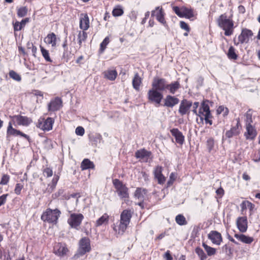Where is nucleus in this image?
<instances>
[{"mask_svg": "<svg viewBox=\"0 0 260 260\" xmlns=\"http://www.w3.org/2000/svg\"><path fill=\"white\" fill-rule=\"evenodd\" d=\"M213 104L212 102L208 100L203 101L198 111L199 117H200V122L203 123V120H205L206 124H212V121L210 119L212 117L210 110V106Z\"/></svg>", "mask_w": 260, "mask_h": 260, "instance_id": "obj_1", "label": "nucleus"}, {"mask_svg": "<svg viewBox=\"0 0 260 260\" xmlns=\"http://www.w3.org/2000/svg\"><path fill=\"white\" fill-rule=\"evenodd\" d=\"M218 26L224 30L226 36H231L233 34L234 22L228 18L226 14H221L217 19Z\"/></svg>", "mask_w": 260, "mask_h": 260, "instance_id": "obj_2", "label": "nucleus"}, {"mask_svg": "<svg viewBox=\"0 0 260 260\" xmlns=\"http://www.w3.org/2000/svg\"><path fill=\"white\" fill-rule=\"evenodd\" d=\"M131 218L132 213L130 210H124L122 212L120 215V223L118 226V234L122 235L125 232L129 223ZM114 229L116 232H117V229L116 228Z\"/></svg>", "mask_w": 260, "mask_h": 260, "instance_id": "obj_3", "label": "nucleus"}, {"mask_svg": "<svg viewBox=\"0 0 260 260\" xmlns=\"http://www.w3.org/2000/svg\"><path fill=\"white\" fill-rule=\"evenodd\" d=\"M60 214L61 212L57 209L52 210L49 208L43 213L41 219L49 223H56Z\"/></svg>", "mask_w": 260, "mask_h": 260, "instance_id": "obj_4", "label": "nucleus"}, {"mask_svg": "<svg viewBox=\"0 0 260 260\" xmlns=\"http://www.w3.org/2000/svg\"><path fill=\"white\" fill-rule=\"evenodd\" d=\"M112 182L116 192L121 199H126L129 197L128 188L122 181L118 179H115L113 180Z\"/></svg>", "mask_w": 260, "mask_h": 260, "instance_id": "obj_5", "label": "nucleus"}, {"mask_svg": "<svg viewBox=\"0 0 260 260\" xmlns=\"http://www.w3.org/2000/svg\"><path fill=\"white\" fill-rule=\"evenodd\" d=\"M83 219L84 216L82 214L72 213L68 219V223L71 228L79 230Z\"/></svg>", "mask_w": 260, "mask_h": 260, "instance_id": "obj_6", "label": "nucleus"}, {"mask_svg": "<svg viewBox=\"0 0 260 260\" xmlns=\"http://www.w3.org/2000/svg\"><path fill=\"white\" fill-rule=\"evenodd\" d=\"M79 244V249L75 255L77 257L84 255L86 252H89L91 249L90 240L89 238L87 237L82 238L80 241Z\"/></svg>", "mask_w": 260, "mask_h": 260, "instance_id": "obj_7", "label": "nucleus"}, {"mask_svg": "<svg viewBox=\"0 0 260 260\" xmlns=\"http://www.w3.org/2000/svg\"><path fill=\"white\" fill-rule=\"evenodd\" d=\"M53 123L52 118L48 117L46 119L41 118L39 119L37 126L43 131H49L52 129Z\"/></svg>", "mask_w": 260, "mask_h": 260, "instance_id": "obj_8", "label": "nucleus"}, {"mask_svg": "<svg viewBox=\"0 0 260 260\" xmlns=\"http://www.w3.org/2000/svg\"><path fill=\"white\" fill-rule=\"evenodd\" d=\"M148 98L151 102L159 105L163 98V95L160 91L152 88L148 92Z\"/></svg>", "mask_w": 260, "mask_h": 260, "instance_id": "obj_9", "label": "nucleus"}, {"mask_svg": "<svg viewBox=\"0 0 260 260\" xmlns=\"http://www.w3.org/2000/svg\"><path fill=\"white\" fill-rule=\"evenodd\" d=\"M168 83L165 79L155 77L152 83V88L162 91L167 89Z\"/></svg>", "mask_w": 260, "mask_h": 260, "instance_id": "obj_10", "label": "nucleus"}, {"mask_svg": "<svg viewBox=\"0 0 260 260\" xmlns=\"http://www.w3.org/2000/svg\"><path fill=\"white\" fill-rule=\"evenodd\" d=\"M252 36L253 32L251 30L244 28L238 37V42L236 43V41L234 40V43L236 45H238L239 43H247L249 40V38Z\"/></svg>", "mask_w": 260, "mask_h": 260, "instance_id": "obj_11", "label": "nucleus"}, {"mask_svg": "<svg viewBox=\"0 0 260 260\" xmlns=\"http://www.w3.org/2000/svg\"><path fill=\"white\" fill-rule=\"evenodd\" d=\"M62 106V102L60 98L56 97L51 100L48 105V110L54 112L59 110Z\"/></svg>", "mask_w": 260, "mask_h": 260, "instance_id": "obj_12", "label": "nucleus"}, {"mask_svg": "<svg viewBox=\"0 0 260 260\" xmlns=\"http://www.w3.org/2000/svg\"><path fill=\"white\" fill-rule=\"evenodd\" d=\"M191 106L192 102L191 101H188L186 99H183L181 102L178 112L182 116L185 114H189V110Z\"/></svg>", "mask_w": 260, "mask_h": 260, "instance_id": "obj_13", "label": "nucleus"}, {"mask_svg": "<svg viewBox=\"0 0 260 260\" xmlns=\"http://www.w3.org/2000/svg\"><path fill=\"white\" fill-rule=\"evenodd\" d=\"M68 251V249L64 243H57L54 246L53 252L58 256H63Z\"/></svg>", "mask_w": 260, "mask_h": 260, "instance_id": "obj_14", "label": "nucleus"}, {"mask_svg": "<svg viewBox=\"0 0 260 260\" xmlns=\"http://www.w3.org/2000/svg\"><path fill=\"white\" fill-rule=\"evenodd\" d=\"M165 13L163 11L162 8L157 7L155 10L151 12V16H155L156 19L161 24L165 25L166 21L164 18Z\"/></svg>", "mask_w": 260, "mask_h": 260, "instance_id": "obj_15", "label": "nucleus"}, {"mask_svg": "<svg viewBox=\"0 0 260 260\" xmlns=\"http://www.w3.org/2000/svg\"><path fill=\"white\" fill-rule=\"evenodd\" d=\"M7 137H8L9 136H16L19 135V136H21V137L25 138L26 139H27L28 141L29 140V137L28 135L23 133L22 132H21V131H20L19 130H17V129L13 128L12 125V123L11 122H9V125L7 128Z\"/></svg>", "mask_w": 260, "mask_h": 260, "instance_id": "obj_16", "label": "nucleus"}, {"mask_svg": "<svg viewBox=\"0 0 260 260\" xmlns=\"http://www.w3.org/2000/svg\"><path fill=\"white\" fill-rule=\"evenodd\" d=\"M208 238L216 245H219L222 241L221 235L216 231H212L208 235Z\"/></svg>", "mask_w": 260, "mask_h": 260, "instance_id": "obj_17", "label": "nucleus"}, {"mask_svg": "<svg viewBox=\"0 0 260 260\" xmlns=\"http://www.w3.org/2000/svg\"><path fill=\"white\" fill-rule=\"evenodd\" d=\"M237 225L239 230L245 233L247 230V219L246 217H239L237 219Z\"/></svg>", "mask_w": 260, "mask_h": 260, "instance_id": "obj_18", "label": "nucleus"}, {"mask_svg": "<svg viewBox=\"0 0 260 260\" xmlns=\"http://www.w3.org/2000/svg\"><path fill=\"white\" fill-rule=\"evenodd\" d=\"M170 132L172 136H173L177 143L182 145L184 141V137L182 133L178 130V128H172L170 130Z\"/></svg>", "mask_w": 260, "mask_h": 260, "instance_id": "obj_19", "label": "nucleus"}, {"mask_svg": "<svg viewBox=\"0 0 260 260\" xmlns=\"http://www.w3.org/2000/svg\"><path fill=\"white\" fill-rule=\"evenodd\" d=\"M13 118L18 125L27 126L32 122L31 118L20 115H15Z\"/></svg>", "mask_w": 260, "mask_h": 260, "instance_id": "obj_20", "label": "nucleus"}, {"mask_svg": "<svg viewBox=\"0 0 260 260\" xmlns=\"http://www.w3.org/2000/svg\"><path fill=\"white\" fill-rule=\"evenodd\" d=\"M162 168L160 166H157L154 171L155 178L157 180L158 183L162 184L166 181L165 176L162 174Z\"/></svg>", "mask_w": 260, "mask_h": 260, "instance_id": "obj_21", "label": "nucleus"}, {"mask_svg": "<svg viewBox=\"0 0 260 260\" xmlns=\"http://www.w3.org/2000/svg\"><path fill=\"white\" fill-rule=\"evenodd\" d=\"M179 103V99L174 96L168 95L165 99L164 106L172 108Z\"/></svg>", "mask_w": 260, "mask_h": 260, "instance_id": "obj_22", "label": "nucleus"}, {"mask_svg": "<svg viewBox=\"0 0 260 260\" xmlns=\"http://www.w3.org/2000/svg\"><path fill=\"white\" fill-rule=\"evenodd\" d=\"M246 132L244 134L246 139H253L256 136V131L252 125H246Z\"/></svg>", "mask_w": 260, "mask_h": 260, "instance_id": "obj_23", "label": "nucleus"}, {"mask_svg": "<svg viewBox=\"0 0 260 260\" xmlns=\"http://www.w3.org/2000/svg\"><path fill=\"white\" fill-rule=\"evenodd\" d=\"M89 27V21L87 14H81L80 19V28L84 31L86 30Z\"/></svg>", "mask_w": 260, "mask_h": 260, "instance_id": "obj_24", "label": "nucleus"}, {"mask_svg": "<svg viewBox=\"0 0 260 260\" xmlns=\"http://www.w3.org/2000/svg\"><path fill=\"white\" fill-rule=\"evenodd\" d=\"M58 39L56 35L54 32H51L47 35L44 41L48 44H51L52 47H55Z\"/></svg>", "mask_w": 260, "mask_h": 260, "instance_id": "obj_25", "label": "nucleus"}, {"mask_svg": "<svg viewBox=\"0 0 260 260\" xmlns=\"http://www.w3.org/2000/svg\"><path fill=\"white\" fill-rule=\"evenodd\" d=\"M239 124H240V122L238 120L237 125L232 127L230 130L228 131L225 134V137L228 138H231L233 136L238 135L240 133Z\"/></svg>", "mask_w": 260, "mask_h": 260, "instance_id": "obj_26", "label": "nucleus"}, {"mask_svg": "<svg viewBox=\"0 0 260 260\" xmlns=\"http://www.w3.org/2000/svg\"><path fill=\"white\" fill-rule=\"evenodd\" d=\"M142 79L139 76L138 73H135L132 81L133 88L138 91L140 89V86L142 84Z\"/></svg>", "mask_w": 260, "mask_h": 260, "instance_id": "obj_27", "label": "nucleus"}, {"mask_svg": "<svg viewBox=\"0 0 260 260\" xmlns=\"http://www.w3.org/2000/svg\"><path fill=\"white\" fill-rule=\"evenodd\" d=\"M151 154V152L147 151L144 149H143L138 150L135 153V156L137 158L147 159L150 157Z\"/></svg>", "mask_w": 260, "mask_h": 260, "instance_id": "obj_28", "label": "nucleus"}, {"mask_svg": "<svg viewBox=\"0 0 260 260\" xmlns=\"http://www.w3.org/2000/svg\"><path fill=\"white\" fill-rule=\"evenodd\" d=\"M103 74L105 78L111 81H113L116 79L117 76V72L115 70L109 69L105 71L103 73Z\"/></svg>", "mask_w": 260, "mask_h": 260, "instance_id": "obj_29", "label": "nucleus"}, {"mask_svg": "<svg viewBox=\"0 0 260 260\" xmlns=\"http://www.w3.org/2000/svg\"><path fill=\"white\" fill-rule=\"evenodd\" d=\"M235 237L246 244H250L253 241V238L243 234H235Z\"/></svg>", "mask_w": 260, "mask_h": 260, "instance_id": "obj_30", "label": "nucleus"}, {"mask_svg": "<svg viewBox=\"0 0 260 260\" xmlns=\"http://www.w3.org/2000/svg\"><path fill=\"white\" fill-rule=\"evenodd\" d=\"M81 168L82 170H85L87 169L94 168V165L93 162L90 161L88 158H85L83 160L81 164Z\"/></svg>", "mask_w": 260, "mask_h": 260, "instance_id": "obj_31", "label": "nucleus"}, {"mask_svg": "<svg viewBox=\"0 0 260 260\" xmlns=\"http://www.w3.org/2000/svg\"><path fill=\"white\" fill-rule=\"evenodd\" d=\"M180 87V85L179 82L175 81L171 84L168 83L166 89H168L171 93L174 94Z\"/></svg>", "mask_w": 260, "mask_h": 260, "instance_id": "obj_32", "label": "nucleus"}, {"mask_svg": "<svg viewBox=\"0 0 260 260\" xmlns=\"http://www.w3.org/2000/svg\"><path fill=\"white\" fill-rule=\"evenodd\" d=\"M59 179L58 176H54L52 180L51 184H48V187L46 188V191L44 193L47 192L49 193H51L54 189Z\"/></svg>", "mask_w": 260, "mask_h": 260, "instance_id": "obj_33", "label": "nucleus"}, {"mask_svg": "<svg viewBox=\"0 0 260 260\" xmlns=\"http://www.w3.org/2000/svg\"><path fill=\"white\" fill-rule=\"evenodd\" d=\"M147 190L146 189L142 188H137L135 192V197L138 199L142 201L146 194Z\"/></svg>", "mask_w": 260, "mask_h": 260, "instance_id": "obj_34", "label": "nucleus"}, {"mask_svg": "<svg viewBox=\"0 0 260 260\" xmlns=\"http://www.w3.org/2000/svg\"><path fill=\"white\" fill-rule=\"evenodd\" d=\"M28 18H26L22 20L20 22L16 21L13 24L14 31L20 30L25 26L26 23L28 21Z\"/></svg>", "mask_w": 260, "mask_h": 260, "instance_id": "obj_35", "label": "nucleus"}, {"mask_svg": "<svg viewBox=\"0 0 260 260\" xmlns=\"http://www.w3.org/2000/svg\"><path fill=\"white\" fill-rule=\"evenodd\" d=\"M87 38V34L83 31H80L78 35V44L80 46V47L82 45V43L83 42H85Z\"/></svg>", "mask_w": 260, "mask_h": 260, "instance_id": "obj_36", "label": "nucleus"}, {"mask_svg": "<svg viewBox=\"0 0 260 260\" xmlns=\"http://www.w3.org/2000/svg\"><path fill=\"white\" fill-rule=\"evenodd\" d=\"M109 220V216L107 214H104L103 216H102L100 218H99L96 222V226H99L104 224L105 223H107Z\"/></svg>", "mask_w": 260, "mask_h": 260, "instance_id": "obj_37", "label": "nucleus"}, {"mask_svg": "<svg viewBox=\"0 0 260 260\" xmlns=\"http://www.w3.org/2000/svg\"><path fill=\"white\" fill-rule=\"evenodd\" d=\"M183 17L191 18L194 16L193 11L191 9L186 7H182Z\"/></svg>", "mask_w": 260, "mask_h": 260, "instance_id": "obj_38", "label": "nucleus"}, {"mask_svg": "<svg viewBox=\"0 0 260 260\" xmlns=\"http://www.w3.org/2000/svg\"><path fill=\"white\" fill-rule=\"evenodd\" d=\"M227 55L230 59L236 60L238 58V55L236 53L235 49L233 46H231L229 48Z\"/></svg>", "mask_w": 260, "mask_h": 260, "instance_id": "obj_39", "label": "nucleus"}, {"mask_svg": "<svg viewBox=\"0 0 260 260\" xmlns=\"http://www.w3.org/2000/svg\"><path fill=\"white\" fill-rule=\"evenodd\" d=\"M176 222L180 225H184L187 224L185 217L182 214H179L176 216Z\"/></svg>", "mask_w": 260, "mask_h": 260, "instance_id": "obj_40", "label": "nucleus"}, {"mask_svg": "<svg viewBox=\"0 0 260 260\" xmlns=\"http://www.w3.org/2000/svg\"><path fill=\"white\" fill-rule=\"evenodd\" d=\"M208 256H212L216 253V249L208 246L205 243L202 244Z\"/></svg>", "mask_w": 260, "mask_h": 260, "instance_id": "obj_41", "label": "nucleus"}, {"mask_svg": "<svg viewBox=\"0 0 260 260\" xmlns=\"http://www.w3.org/2000/svg\"><path fill=\"white\" fill-rule=\"evenodd\" d=\"M40 49L42 54L46 61L51 62L52 60L50 57L49 51L45 49L44 47L40 46Z\"/></svg>", "mask_w": 260, "mask_h": 260, "instance_id": "obj_42", "label": "nucleus"}, {"mask_svg": "<svg viewBox=\"0 0 260 260\" xmlns=\"http://www.w3.org/2000/svg\"><path fill=\"white\" fill-rule=\"evenodd\" d=\"M110 40L109 37H106L103 42L100 44V48L99 52L100 53H102L105 49L106 48L107 45L109 43Z\"/></svg>", "mask_w": 260, "mask_h": 260, "instance_id": "obj_43", "label": "nucleus"}, {"mask_svg": "<svg viewBox=\"0 0 260 260\" xmlns=\"http://www.w3.org/2000/svg\"><path fill=\"white\" fill-rule=\"evenodd\" d=\"M9 75L10 78L17 82H20L21 80V77L20 75L13 70H11L9 72Z\"/></svg>", "mask_w": 260, "mask_h": 260, "instance_id": "obj_44", "label": "nucleus"}, {"mask_svg": "<svg viewBox=\"0 0 260 260\" xmlns=\"http://www.w3.org/2000/svg\"><path fill=\"white\" fill-rule=\"evenodd\" d=\"M196 253L200 257V260H205L207 258V255L203 250L200 247H197L195 249Z\"/></svg>", "mask_w": 260, "mask_h": 260, "instance_id": "obj_45", "label": "nucleus"}, {"mask_svg": "<svg viewBox=\"0 0 260 260\" xmlns=\"http://www.w3.org/2000/svg\"><path fill=\"white\" fill-rule=\"evenodd\" d=\"M207 147L209 152H211L214 147L215 142L212 138H210L207 140L206 142Z\"/></svg>", "mask_w": 260, "mask_h": 260, "instance_id": "obj_46", "label": "nucleus"}, {"mask_svg": "<svg viewBox=\"0 0 260 260\" xmlns=\"http://www.w3.org/2000/svg\"><path fill=\"white\" fill-rule=\"evenodd\" d=\"M27 13V9L26 7H22L17 10V15L19 17L25 16Z\"/></svg>", "mask_w": 260, "mask_h": 260, "instance_id": "obj_47", "label": "nucleus"}, {"mask_svg": "<svg viewBox=\"0 0 260 260\" xmlns=\"http://www.w3.org/2000/svg\"><path fill=\"white\" fill-rule=\"evenodd\" d=\"M123 9L119 6H118L113 10L112 14L114 16H120L123 14Z\"/></svg>", "mask_w": 260, "mask_h": 260, "instance_id": "obj_48", "label": "nucleus"}, {"mask_svg": "<svg viewBox=\"0 0 260 260\" xmlns=\"http://www.w3.org/2000/svg\"><path fill=\"white\" fill-rule=\"evenodd\" d=\"M10 180V176L9 175L7 174H4L3 175L1 182L0 184L1 185H6L8 184Z\"/></svg>", "mask_w": 260, "mask_h": 260, "instance_id": "obj_49", "label": "nucleus"}, {"mask_svg": "<svg viewBox=\"0 0 260 260\" xmlns=\"http://www.w3.org/2000/svg\"><path fill=\"white\" fill-rule=\"evenodd\" d=\"M173 10L179 17H183L182 8L180 9L178 7L175 6L173 7Z\"/></svg>", "mask_w": 260, "mask_h": 260, "instance_id": "obj_50", "label": "nucleus"}, {"mask_svg": "<svg viewBox=\"0 0 260 260\" xmlns=\"http://www.w3.org/2000/svg\"><path fill=\"white\" fill-rule=\"evenodd\" d=\"M43 173L45 176L47 177H49L52 176L53 174V172L52 169H51L50 168H46L44 169Z\"/></svg>", "mask_w": 260, "mask_h": 260, "instance_id": "obj_51", "label": "nucleus"}, {"mask_svg": "<svg viewBox=\"0 0 260 260\" xmlns=\"http://www.w3.org/2000/svg\"><path fill=\"white\" fill-rule=\"evenodd\" d=\"M71 54V52L69 50L68 48L63 49V52L62 54V57L63 58L66 59L68 60Z\"/></svg>", "mask_w": 260, "mask_h": 260, "instance_id": "obj_52", "label": "nucleus"}, {"mask_svg": "<svg viewBox=\"0 0 260 260\" xmlns=\"http://www.w3.org/2000/svg\"><path fill=\"white\" fill-rule=\"evenodd\" d=\"M245 116L246 125H251V123H252V115L250 113H247Z\"/></svg>", "mask_w": 260, "mask_h": 260, "instance_id": "obj_53", "label": "nucleus"}, {"mask_svg": "<svg viewBox=\"0 0 260 260\" xmlns=\"http://www.w3.org/2000/svg\"><path fill=\"white\" fill-rule=\"evenodd\" d=\"M84 129L82 126H78L75 130L76 134L80 136H82L84 134Z\"/></svg>", "mask_w": 260, "mask_h": 260, "instance_id": "obj_54", "label": "nucleus"}, {"mask_svg": "<svg viewBox=\"0 0 260 260\" xmlns=\"http://www.w3.org/2000/svg\"><path fill=\"white\" fill-rule=\"evenodd\" d=\"M180 27L185 30L186 31L189 32L190 30V28L188 24L185 22L184 21H181L180 22Z\"/></svg>", "mask_w": 260, "mask_h": 260, "instance_id": "obj_55", "label": "nucleus"}, {"mask_svg": "<svg viewBox=\"0 0 260 260\" xmlns=\"http://www.w3.org/2000/svg\"><path fill=\"white\" fill-rule=\"evenodd\" d=\"M23 185L22 184L20 183H17L14 189L15 193L18 195L20 194Z\"/></svg>", "mask_w": 260, "mask_h": 260, "instance_id": "obj_56", "label": "nucleus"}, {"mask_svg": "<svg viewBox=\"0 0 260 260\" xmlns=\"http://www.w3.org/2000/svg\"><path fill=\"white\" fill-rule=\"evenodd\" d=\"M192 111L197 116H199L198 112H197V108L199 106V103L198 102H196L193 104H192Z\"/></svg>", "mask_w": 260, "mask_h": 260, "instance_id": "obj_57", "label": "nucleus"}, {"mask_svg": "<svg viewBox=\"0 0 260 260\" xmlns=\"http://www.w3.org/2000/svg\"><path fill=\"white\" fill-rule=\"evenodd\" d=\"M8 196V194H4L0 196V206L6 203Z\"/></svg>", "mask_w": 260, "mask_h": 260, "instance_id": "obj_58", "label": "nucleus"}, {"mask_svg": "<svg viewBox=\"0 0 260 260\" xmlns=\"http://www.w3.org/2000/svg\"><path fill=\"white\" fill-rule=\"evenodd\" d=\"M253 160L255 162L260 161V149H258L257 152L254 155Z\"/></svg>", "mask_w": 260, "mask_h": 260, "instance_id": "obj_59", "label": "nucleus"}, {"mask_svg": "<svg viewBox=\"0 0 260 260\" xmlns=\"http://www.w3.org/2000/svg\"><path fill=\"white\" fill-rule=\"evenodd\" d=\"M164 258L166 260H173V257L171 255L170 251L168 250L164 255Z\"/></svg>", "mask_w": 260, "mask_h": 260, "instance_id": "obj_60", "label": "nucleus"}, {"mask_svg": "<svg viewBox=\"0 0 260 260\" xmlns=\"http://www.w3.org/2000/svg\"><path fill=\"white\" fill-rule=\"evenodd\" d=\"M216 193L221 198L224 193V191L222 187H220L216 190Z\"/></svg>", "mask_w": 260, "mask_h": 260, "instance_id": "obj_61", "label": "nucleus"}, {"mask_svg": "<svg viewBox=\"0 0 260 260\" xmlns=\"http://www.w3.org/2000/svg\"><path fill=\"white\" fill-rule=\"evenodd\" d=\"M222 249H223V250L226 253H228V254L231 253V247L227 244H225V245H224Z\"/></svg>", "mask_w": 260, "mask_h": 260, "instance_id": "obj_62", "label": "nucleus"}, {"mask_svg": "<svg viewBox=\"0 0 260 260\" xmlns=\"http://www.w3.org/2000/svg\"><path fill=\"white\" fill-rule=\"evenodd\" d=\"M246 204H247V209L248 208L250 211H252L253 209L254 205L252 203L247 201V203H246Z\"/></svg>", "mask_w": 260, "mask_h": 260, "instance_id": "obj_63", "label": "nucleus"}, {"mask_svg": "<svg viewBox=\"0 0 260 260\" xmlns=\"http://www.w3.org/2000/svg\"><path fill=\"white\" fill-rule=\"evenodd\" d=\"M225 107H224L223 106H219L218 109H217V114H221V113H222L224 111V109H225Z\"/></svg>", "mask_w": 260, "mask_h": 260, "instance_id": "obj_64", "label": "nucleus"}]
</instances>
